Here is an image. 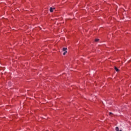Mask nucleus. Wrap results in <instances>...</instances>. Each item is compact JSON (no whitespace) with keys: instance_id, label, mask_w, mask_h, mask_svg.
<instances>
[{"instance_id":"obj_2","label":"nucleus","mask_w":131,"mask_h":131,"mask_svg":"<svg viewBox=\"0 0 131 131\" xmlns=\"http://www.w3.org/2000/svg\"><path fill=\"white\" fill-rule=\"evenodd\" d=\"M54 9H55V8H53L51 7V8H50V11L51 13H52L53 10H54Z\"/></svg>"},{"instance_id":"obj_4","label":"nucleus","mask_w":131,"mask_h":131,"mask_svg":"<svg viewBox=\"0 0 131 131\" xmlns=\"http://www.w3.org/2000/svg\"><path fill=\"white\" fill-rule=\"evenodd\" d=\"M115 69L116 71H117V72H118V71H119V70L117 68H116V67H115Z\"/></svg>"},{"instance_id":"obj_6","label":"nucleus","mask_w":131,"mask_h":131,"mask_svg":"<svg viewBox=\"0 0 131 131\" xmlns=\"http://www.w3.org/2000/svg\"><path fill=\"white\" fill-rule=\"evenodd\" d=\"M112 114V113H110V115H111Z\"/></svg>"},{"instance_id":"obj_3","label":"nucleus","mask_w":131,"mask_h":131,"mask_svg":"<svg viewBox=\"0 0 131 131\" xmlns=\"http://www.w3.org/2000/svg\"><path fill=\"white\" fill-rule=\"evenodd\" d=\"M116 131H122L121 130H119V128H118V127H116Z\"/></svg>"},{"instance_id":"obj_5","label":"nucleus","mask_w":131,"mask_h":131,"mask_svg":"<svg viewBox=\"0 0 131 131\" xmlns=\"http://www.w3.org/2000/svg\"><path fill=\"white\" fill-rule=\"evenodd\" d=\"M95 41H96V42L99 41V39H95Z\"/></svg>"},{"instance_id":"obj_1","label":"nucleus","mask_w":131,"mask_h":131,"mask_svg":"<svg viewBox=\"0 0 131 131\" xmlns=\"http://www.w3.org/2000/svg\"><path fill=\"white\" fill-rule=\"evenodd\" d=\"M62 51L63 52H64L63 53V55H66V53H67V48H63V49H62Z\"/></svg>"}]
</instances>
